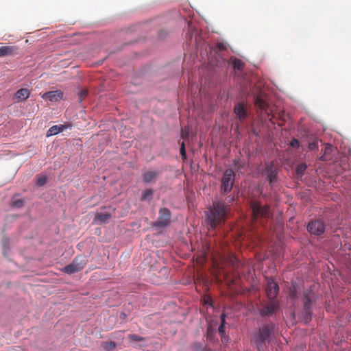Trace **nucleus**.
<instances>
[{"instance_id":"f257e3e1","label":"nucleus","mask_w":351,"mask_h":351,"mask_svg":"<svg viewBox=\"0 0 351 351\" xmlns=\"http://www.w3.org/2000/svg\"><path fill=\"white\" fill-rule=\"evenodd\" d=\"M229 210L230 206L223 202L219 201L213 202V208L207 216L208 225L214 228L218 224L224 222Z\"/></svg>"},{"instance_id":"f03ea898","label":"nucleus","mask_w":351,"mask_h":351,"mask_svg":"<svg viewBox=\"0 0 351 351\" xmlns=\"http://www.w3.org/2000/svg\"><path fill=\"white\" fill-rule=\"evenodd\" d=\"M302 300L304 305L302 319L306 323H308L311 320L313 302L315 300V294L311 289L304 291Z\"/></svg>"},{"instance_id":"7ed1b4c3","label":"nucleus","mask_w":351,"mask_h":351,"mask_svg":"<svg viewBox=\"0 0 351 351\" xmlns=\"http://www.w3.org/2000/svg\"><path fill=\"white\" fill-rule=\"evenodd\" d=\"M274 330V324L272 323L264 325L257 333L254 342L259 351H263V346L269 342V338Z\"/></svg>"},{"instance_id":"20e7f679","label":"nucleus","mask_w":351,"mask_h":351,"mask_svg":"<svg viewBox=\"0 0 351 351\" xmlns=\"http://www.w3.org/2000/svg\"><path fill=\"white\" fill-rule=\"evenodd\" d=\"M171 210L167 208H161L158 211V219L152 223V228L156 231L161 232L171 224Z\"/></svg>"},{"instance_id":"39448f33","label":"nucleus","mask_w":351,"mask_h":351,"mask_svg":"<svg viewBox=\"0 0 351 351\" xmlns=\"http://www.w3.org/2000/svg\"><path fill=\"white\" fill-rule=\"evenodd\" d=\"M250 208L252 211V223L253 227L258 218H268L269 217L270 208L267 205L262 206L258 202L252 201Z\"/></svg>"},{"instance_id":"423d86ee","label":"nucleus","mask_w":351,"mask_h":351,"mask_svg":"<svg viewBox=\"0 0 351 351\" xmlns=\"http://www.w3.org/2000/svg\"><path fill=\"white\" fill-rule=\"evenodd\" d=\"M235 178V173L231 169L225 170L221 180V192L226 195L232 189Z\"/></svg>"},{"instance_id":"0eeeda50","label":"nucleus","mask_w":351,"mask_h":351,"mask_svg":"<svg viewBox=\"0 0 351 351\" xmlns=\"http://www.w3.org/2000/svg\"><path fill=\"white\" fill-rule=\"evenodd\" d=\"M86 265V261L84 256H77L71 264L65 266L62 271L67 274H75L83 269Z\"/></svg>"},{"instance_id":"6e6552de","label":"nucleus","mask_w":351,"mask_h":351,"mask_svg":"<svg viewBox=\"0 0 351 351\" xmlns=\"http://www.w3.org/2000/svg\"><path fill=\"white\" fill-rule=\"evenodd\" d=\"M279 308V302L276 300H269V302H262L259 313L261 316H269L276 312Z\"/></svg>"},{"instance_id":"1a4fd4ad","label":"nucleus","mask_w":351,"mask_h":351,"mask_svg":"<svg viewBox=\"0 0 351 351\" xmlns=\"http://www.w3.org/2000/svg\"><path fill=\"white\" fill-rule=\"evenodd\" d=\"M254 103L256 107L263 112H265L268 120L272 122V119L275 116L274 114L271 115V112L268 110L269 104L267 101L262 96L256 95L254 97Z\"/></svg>"},{"instance_id":"9d476101","label":"nucleus","mask_w":351,"mask_h":351,"mask_svg":"<svg viewBox=\"0 0 351 351\" xmlns=\"http://www.w3.org/2000/svg\"><path fill=\"white\" fill-rule=\"evenodd\" d=\"M307 230L311 234L319 236L324 232L325 225L319 219L313 220L308 223Z\"/></svg>"},{"instance_id":"9b49d317","label":"nucleus","mask_w":351,"mask_h":351,"mask_svg":"<svg viewBox=\"0 0 351 351\" xmlns=\"http://www.w3.org/2000/svg\"><path fill=\"white\" fill-rule=\"evenodd\" d=\"M265 291L269 300H275L279 291V287L272 279H268Z\"/></svg>"},{"instance_id":"f8f14e48","label":"nucleus","mask_w":351,"mask_h":351,"mask_svg":"<svg viewBox=\"0 0 351 351\" xmlns=\"http://www.w3.org/2000/svg\"><path fill=\"white\" fill-rule=\"evenodd\" d=\"M234 112L241 122L245 120L247 117V110L243 103H238L235 104L234 107Z\"/></svg>"},{"instance_id":"ddd939ff","label":"nucleus","mask_w":351,"mask_h":351,"mask_svg":"<svg viewBox=\"0 0 351 351\" xmlns=\"http://www.w3.org/2000/svg\"><path fill=\"white\" fill-rule=\"evenodd\" d=\"M18 47L15 45L0 47V58L14 56L17 54Z\"/></svg>"},{"instance_id":"4468645a","label":"nucleus","mask_w":351,"mask_h":351,"mask_svg":"<svg viewBox=\"0 0 351 351\" xmlns=\"http://www.w3.org/2000/svg\"><path fill=\"white\" fill-rule=\"evenodd\" d=\"M112 216V213L110 212H98L94 217V222L96 223L103 224L108 223Z\"/></svg>"},{"instance_id":"2eb2a0df","label":"nucleus","mask_w":351,"mask_h":351,"mask_svg":"<svg viewBox=\"0 0 351 351\" xmlns=\"http://www.w3.org/2000/svg\"><path fill=\"white\" fill-rule=\"evenodd\" d=\"M63 97V93L60 90L49 91L44 93L42 97L45 99H49L52 102L60 101Z\"/></svg>"},{"instance_id":"dca6fc26","label":"nucleus","mask_w":351,"mask_h":351,"mask_svg":"<svg viewBox=\"0 0 351 351\" xmlns=\"http://www.w3.org/2000/svg\"><path fill=\"white\" fill-rule=\"evenodd\" d=\"M29 95V90L26 88H23L16 91L13 99L16 102H21L26 100Z\"/></svg>"},{"instance_id":"f3484780","label":"nucleus","mask_w":351,"mask_h":351,"mask_svg":"<svg viewBox=\"0 0 351 351\" xmlns=\"http://www.w3.org/2000/svg\"><path fill=\"white\" fill-rule=\"evenodd\" d=\"M158 172L153 171H148L143 173V180L144 182L149 183L152 182H155L158 176Z\"/></svg>"},{"instance_id":"a211bd4d","label":"nucleus","mask_w":351,"mask_h":351,"mask_svg":"<svg viewBox=\"0 0 351 351\" xmlns=\"http://www.w3.org/2000/svg\"><path fill=\"white\" fill-rule=\"evenodd\" d=\"M66 126L64 125H53L48 130L47 136H50L58 134V133L63 132Z\"/></svg>"},{"instance_id":"6ab92c4d","label":"nucleus","mask_w":351,"mask_h":351,"mask_svg":"<svg viewBox=\"0 0 351 351\" xmlns=\"http://www.w3.org/2000/svg\"><path fill=\"white\" fill-rule=\"evenodd\" d=\"M230 64L235 70L242 71L243 69L244 64L240 59L232 58L230 59Z\"/></svg>"},{"instance_id":"aec40b11","label":"nucleus","mask_w":351,"mask_h":351,"mask_svg":"<svg viewBox=\"0 0 351 351\" xmlns=\"http://www.w3.org/2000/svg\"><path fill=\"white\" fill-rule=\"evenodd\" d=\"M153 194H154V191L152 189H147L143 192V193L141 197V200L150 202L153 197Z\"/></svg>"},{"instance_id":"412c9836","label":"nucleus","mask_w":351,"mask_h":351,"mask_svg":"<svg viewBox=\"0 0 351 351\" xmlns=\"http://www.w3.org/2000/svg\"><path fill=\"white\" fill-rule=\"evenodd\" d=\"M298 287L295 285H292L289 288V296L290 299L295 301L298 298Z\"/></svg>"},{"instance_id":"4be33fe9","label":"nucleus","mask_w":351,"mask_h":351,"mask_svg":"<svg viewBox=\"0 0 351 351\" xmlns=\"http://www.w3.org/2000/svg\"><path fill=\"white\" fill-rule=\"evenodd\" d=\"M267 178L270 184L274 183L277 180V173L276 170H274L271 168L267 169Z\"/></svg>"},{"instance_id":"5701e85b","label":"nucleus","mask_w":351,"mask_h":351,"mask_svg":"<svg viewBox=\"0 0 351 351\" xmlns=\"http://www.w3.org/2000/svg\"><path fill=\"white\" fill-rule=\"evenodd\" d=\"M306 169H307V166L305 163L302 162V163L299 164L297 166L296 169H295V173H296L297 176L302 177Z\"/></svg>"},{"instance_id":"b1692460","label":"nucleus","mask_w":351,"mask_h":351,"mask_svg":"<svg viewBox=\"0 0 351 351\" xmlns=\"http://www.w3.org/2000/svg\"><path fill=\"white\" fill-rule=\"evenodd\" d=\"M101 346L105 351H111L116 348L117 344L114 341H106L102 343Z\"/></svg>"},{"instance_id":"393cba45","label":"nucleus","mask_w":351,"mask_h":351,"mask_svg":"<svg viewBox=\"0 0 351 351\" xmlns=\"http://www.w3.org/2000/svg\"><path fill=\"white\" fill-rule=\"evenodd\" d=\"M221 322L220 326H219L218 331L221 335H223L225 334V324H226V315L222 313L221 315Z\"/></svg>"},{"instance_id":"a878e982","label":"nucleus","mask_w":351,"mask_h":351,"mask_svg":"<svg viewBox=\"0 0 351 351\" xmlns=\"http://www.w3.org/2000/svg\"><path fill=\"white\" fill-rule=\"evenodd\" d=\"M47 182V177L45 176H38L37 178L36 185L38 186H43Z\"/></svg>"},{"instance_id":"bb28decb","label":"nucleus","mask_w":351,"mask_h":351,"mask_svg":"<svg viewBox=\"0 0 351 351\" xmlns=\"http://www.w3.org/2000/svg\"><path fill=\"white\" fill-rule=\"evenodd\" d=\"M308 149L310 150H314L316 149L318 147V139L315 138L312 142H310L308 143Z\"/></svg>"},{"instance_id":"cd10ccee","label":"nucleus","mask_w":351,"mask_h":351,"mask_svg":"<svg viewBox=\"0 0 351 351\" xmlns=\"http://www.w3.org/2000/svg\"><path fill=\"white\" fill-rule=\"evenodd\" d=\"M88 95V90L86 89H83L80 91L78 94L79 101L82 102V100Z\"/></svg>"},{"instance_id":"c85d7f7f","label":"nucleus","mask_w":351,"mask_h":351,"mask_svg":"<svg viewBox=\"0 0 351 351\" xmlns=\"http://www.w3.org/2000/svg\"><path fill=\"white\" fill-rule=\"evenodd\" d=\"M128 338L132 340V341H142L144 339L143 337H140L137 335H134V334H130L128 335Z\"/></svg>"},{"instance_id":"c756f323","label":"nucleus","mask_w":351,"mask_h":351,"mask_svg":"<svg viewBox=\"0 0 351 351\" xmlns=\"http://www.w3.org/2000/svg\"><path fill=\"white\" fill-rule=\"evenodd\" d=\"M216 49H217V51H221L226 50L227 47L224 43H218L216 45Z\"/></svg>"},{"instance_id":"7c9ffc66","label":"nucleus","mask_w":351,"mask_h":351,"mask_svg":"<svg viewBox=\"0 0 351 351\" xmlns=\"http://www.w3.org/2000/svg\"><path fill=\"white\" fill-rule=\"evenodd\" d=\"M23 204H24V202H23V199H18V200L14 201L12 203V205L14 207L21 208L23 206Z\"/></svg>"},{"instance_id":"2f4dec72","label":"nucleus","mask_w":351,"mask_h":351,"mask_svg":"<svg viewBox=\"0 0 351 351\" xmlns=\"http://www.w3.org/2000/svg\"><path fill=\"white\" fill-rule=\"evenodd\" d=\"M180 154L182 156V157L183 158H186V149H185V145H184V143L182 142L181 143V146H180Z\"/></svg>"},{"instance_id":"473e14b6","label":"nucleus","mask_w":351,"mask_h":351,"mask_svg":"<svg viewBox=\"0 0 351 351\" xmlns=\"http://www.w3.org/2000/svg\"><path fill=\"white\" fill-rule=\"evenodd\" d=\"M290 145L292 147H294V148H298L300 146V142L297 140V139H293L291 143H290Z\"/></svg>"},{"instance_id":"72a5a7b5","label":"nucleus","mask_w":351,"mask_h":351,"mask_svg":"<svg viewBox=\"0 0 351 351\" xmlns=\"http://www.w3.org/2000/svg\"><path fill=\"white\" fill-rule=\"evenodd\" d=\"M189 132L186 131V130H182V137L183 138H188Z\"/></svg>"},{"instance_id":"f704fd0d","label":"nucleus","mask_w":351,"mask_h":351,"mask_svg":"<svg viewBox=\"0 0 351 351\" xmlns=\"http://www.w3.org/2000/svg\"><path fill=\"white\" fill-rule=\"evenodd\" d=\"M235 200L234 196H228L226 198V201L228 203H231Z\"/></svg>"},{"instance_id":"c9c22d12","label":"nucleus","mask_w":351,"mask_h":351,"mask_svg":"<svg viewBox=\"0 0 351 351\" xmlns=\"http://www.w3.org/2000/svg\"><path fill=\"white\" fill-rule=\"evenodd\" d=\"M221 341L222 342H228L229 338L228 337L226 336L225 334L223 335H221Z\"/></svg>"},{"instance_id":"e433bc0d","label":"nucleus","mask_w":351,"mask_h":351,"mask_svg":"<svg viewBox=\"0 0 351 351\" xmlns=\"http://www.w3.org/2000/svg\"><path fill=\"white\" fill-rule=\"evenodd\" d=\"M8 244H9V243H3V253H4V254H5V249H6L7 247H9V246H8L9 245H8Z\"/></svg>"},{"instance_id":"4c0bfd02","label":"nucleus","mask_w":351,"mask_h":351,"mask_svg":"<svg viewBox=\"0 0 351 351\" xmlns=\"http://www.w3.org/2000/svg\"><path fill=\"white\" fill-rule=\"evenodd\" d=\"M284 114H285V112H282L280 113H279V118L281 120H285V118H284Z\"/></svg>"}]
</instances>
